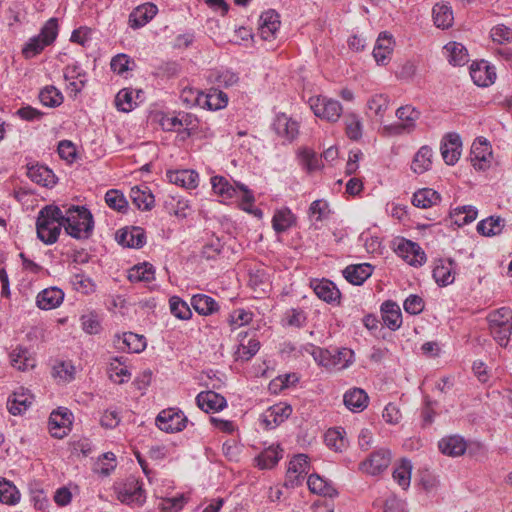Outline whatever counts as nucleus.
<instances>
[{
  "mask_svg": "<svg viewBox=\"0 0 512 512\" xmlns=\"http://www.w3.org/2000/svg\"><path fill=\"white\" fill-rule=\"evenodd\" d=\"M21 498L17 487L9 480L0 477V502L7 505H16Z\"/></svg>",
  "mask_w": 512,
  "mask_h": 512,
  "instance_id": "43",
  "label": "nucleus"
},
{
  "mask_svg": "<svg viewBox=\"0 0 512 512\" xmlns=\"http://www.w3.org/2000/svg\"><path fill=\"white\" fill-rule=\"evenodd\" d=\"M470 75L473 82L480 87L491 85L496 78L494 70L484 61L472 64Z\"/></svg>",
  "mask_w": 512,
  "mask_h": 512,
  "instance_id": "24",
  "label": "nucleus"
},
{
  "mask_svg": "<svg viewBox=\"0 0 512 512\" xmlns=\"http://www.w3.org/2000/svg\"><path fill=\"white\" fill-rule=\"evenodd\" d=\"M294 221L295 217L293 213L285 208L275 212L272 219V226L277 233H283L294 224Z\"/></svg>",
  "mask_w": 512,
  "mask_h": 512,
  "instance_id": "46",
  "label": "nucleus"
},
{
  "mask_svg": "<svg viewBox=\"0 0 512 512\" xmlns=\"http://www.w3.org/2000/svg\"><path fill=\"white\" fill-rule=\"evenodd\" d=\"M308 103L315 116L329 122L338 121L343 112L339 101L325 96L311 97Z\"/></svg>",
  "mask_w": 512,
  "mask_h": 512,
  "instance_id": "6",
  "label": "nucleus"
},
{
  "mask_svg": "<svg viewBox=\"0 0 512 512\" xmlns=\"http://www.w3.org/2000/svg\"><path fill=\"white\" fill-rule=\"evenodd\" d=\"M369 397L361 388H352L343 396V402L352 412H361L368 406Z\"/></svg>",
  "mask_w": 512,
  "mask_h": 512,
  "instance_id": "27",
  "label": "nucleus"
},
{
  "mask_svg": "<svg viewBox=\"0 0 512 512\" xmlns=\"http://www.w3.org/2000/svg\"><path fill=\"white\" fill-rule=\"evenodd\" d=\"M309 470L308 457L304 454H298L289 462L285 477V486L294 488L302 484L305 475Z\"/></svg>",
  "mask_w": 512,
  "mask_h": 512,
  "instance_id": "8",
  "label": "nucleus"
},
{
  "mask_svg": "<svg viewBox=\"0 0 512 512\" xmlns=\"http://www.w3.org/2000/svg\"><path fill=\"white\" fill-rule=\"evenodd\" d=\"M123 344L129 352L139 353L145 349L146 340L142 335L128 332L123 335Z\"/></svg>",
  "mask_w": 512,
  "mask_h": 512,
  "instance_id": "56",
  "label": "nucleus"
},
{
  "mask_svg": "<svg viewBox=\"0 0 512 512\" xmlns=\"http://www.w3.org/2000/svg\"><path fill=\"white\" fill-rule=\"evenodd\" d=\"M130 198L133 204L140 210L148 211L154 206V196L147 187L134 186L130 191Z\"/></svg>",
  "mask_w": 512,
  "mask_h": 512,
  "instance_id": "35",
  "label": "nucleus"
},
{
  "mask_svg": "<svg viewBox=\"0 0 512 512\" xmlns=\"http://www.w3.org/2000/svg\"><path fill=\"white\" fill-rule=\"evenodd\" d=\"M188 419L181 410L173 408L161 411L156 418V425L162 431L175 433L182 431L187 425Z\"/></svg>",
  "mask_w": 512,
  "mask_h": 512,
  "instance_id": "7",
  "label": "nucleus"
},
{
  "mask_svg": "<svg viewBox=\"0 0 512 512\" xmlns=\"http://www.w3.org/2000/svg\"><path fill=\"white\" fill-rule=\"evenodd\" d=\"M307 485L312 493L328 496L330 498L338 494L337 490L325 479L317 474L308 477Z\"/></svg>",
  "mask_w": 512,
  "mask_h": 512,
  "instance_id": "38",
  "label": "nucleus"
},
{
  "mask_svg": "<svg viewBox=\"0 0 512 512\" xmlns=\"http://www.w3.org/2000/svg\"><path fill=\"white\" fill-rule=\"evenodd\" d=\"M412 464L410 460L402 459L400 464L393 471L394 480L403 489H407L410 486L411 481Z\"/></svg>",
  "mask_w": 512,
  "mask_h": 512,
  "instance_id": "48",
  "label": "nucleus"
},
{
  "mask_svg": "<svg viewBox=\"0 0 512 512\" xmlns=\"http://www.w3.org/2000/svg\"><path fill=\"white\" fill-rule=\"evenodd\" d=\"M211 185L215 194L225 199H231L238 193L237 185H232L229 180L223 176H213L211 178Z\"/></svg>",
  "mask_w": 512,
  "mask_h": 512,
  "instance_id": "42",
  "label": "nucleus"
},
{
  "mask_svg": "<svg viewBox=\"0 0 512 512\" xmlns=\"http://www.w3.org/2000/svg\"><path fill=\"white\" fill-rule=\"evenodd\" d=\"M373 273L369 263L352 264L343 270L344 278L353 285H362Z\"/></svg>",
  "mask_w": 512,
  "mask_h": 512,
  "instance_id": "23",
  "label": "nucleus"
},
{
  "mask_svg": "<svg viewBox=\"0 0 512 512\" xmlns=\"http://www.w3.org/2000/svg\"><path fill=\"white\" fill-rule=\"evenodd\" d=\"M311 287L321 300L330 304L340 303L341 293L332 281L315 279L311 282Z\"/></svg>",
  "mask_w": 512,
  "mask_h": 512,
  "instance_id": "17",
  "label": "nucleus"
},
{
  "mask_svg": "<svg viewBox=\"0 0 512 512\" xmlns=\"http://www.w3.org/2000/svg\"><path fill=\"white\" fill-rule=\"evenodd\" d=\"M420 111L412 105L401 106L396 110L399 122L384 126V132L388 136H400L412 133L416 128V122L420 118Z\"/></svg>",
  "mask_w": 512,
  "mask_h": 512,
  "instance_id": "5",
  "label": "nucleus"
},
{
  "mask_svg": "<svg viewBox=\"0 0 512 512\" xmlns=\"http://www.w3.org/2000/svg\"><path fill=\"white\" fill-rule=\"evenodd\" d=\"M492 150L486 139L479 138L471 147V162L476 170L484 171L491 163Z\"/></svg>",
  "mask_w": 512,
  "mask_h": 512,
  "instance_id": "11",
  "label": "nucleus"
},
{
  "mask_svg": "<svg viewBox=\"0 0 512 512\" xmlns=\"http://www.w3.org/2000/svg\"><path fill=\"white\" fill-rule=\"evenodd\" d=\"M441 155L447 165H454L460 158L461 138L457 133H448L441 142Z\"/></svg>",
  "mask_w": 512,
  "mask_h": 512,
  "instance_id": "12",
  "label": "nucleus"
},
{
  "mask_svg": "<svg viewBox=\"0 0 512 512\" xmlns=\"http://www.w3.org/2000/svg\"><path fill=\"white\" fill-rule=\"evenodd\" d=\"M444 49L449 63L453 66H463L469 61L467 49L461 43L449 42Z\"/></svg>",
  "mask_w": 512,
  "mask_h": 512,
  "instance_id": "39",
  "label": "nucleus"
},
{
  "mask_svg": "<svg viewBox=\"0 0 512 512\" xmlns=\"http://www.w3.org/2000/svg\"><path fill=\"white\" fill-rule=\"evenodd\" d=\"M167 177L171 183L187 189L196 188L199 179L198 174L193 170L169 171Z\"/></svg>",
  "mask_w": 512,
  "mask_h": 512,
  "instance_id": "34",
  "label": "nucleus"
},
{
  "mask_svg": "<svg viewBox=\"0 0 512 512\" xmlns=\"http://www.w3.org/2000/svg\"><path fill=\"white\" fill-rule=\"evenodd\" d=\"M63 211L56 205H46L39 212L36 220L37 237L46 245L57 242L63 224Z\"/></svg>",
  "mask_w": 512,
  "mask_h": 512,
  "instance_id": "1",
  "label": "nucleus"
},
{
  "mask_svg": "<svg viewBox=\"0 0 512 512\" xmlns=\"http://www.w3.org/2000/svg\"><path fill=\"white\" fill-rule=\"evenodd\" d=\"M310 217H314L316 221H322L329 214V206L326 201L315 200L309 207Z\"/></svg>",
  "mask_w": 512,
  "mask_h": 512,
  "instance_id": "64",
  "label": "nucleus"
},
{
  "mask_svg": "<svg viewBox=\"0 0 512 512\" xmlns=\"http://www.w3.org/2000/svg\"><path fill=\"white\" fill-rule=\"evenodd\" d=\"M32 404V395L21 389L15 391L7 400V409L12 415H20Z\"/></svg>",
  "mask_w": 512,
  "mask_h": 512,
  "instance_id": "32",
  "label": "nucleus"
},
{
  "mask_svg": "<svg viewBox=\"0 0 512 512\" xmlns=\"http://www.w3.org/2000/svg\"><path fill=\"white\" fill-rule=\"evenodd\" d=\"M433 19L438 28L446 29L451 27L454 19L451 6L436 4L433 7Z\"/></svg>",
  "mask_w": 512,
  "mask_h": 512,
  "instance_id": "44",
  "label": "nucleus"
},
{
  "mask_svg": "<svg viewBox=\"0 0 512 512\" xmlns=\"http://www.w3.org/2000/svg\"><path fill=\"white\" fill-rule=\"evenodd\" d=\"M197 406L206 413L217 412L226 407V399L214 391H202L196 397Z\"/></svg>",
  "mask_w": 512,
  "mask_h": 512,
  "instance_id": "21",
  "label": "nucleus"
},
{
  "mask_svg": "<svg viewBox=\"0 0 512 512\" xmlns=\"http://www.w3.org/2000/svg\"><path fill=\"white\" fill-rule=\"evenodd\" d=\"M58 35V23L56 18L49 19L38 35L29 39L22 48V54L26 59L33 58L41 53L45 47L51 45Z\"/></svg>",
  "mask_w": 512,
  "mask_h": 512,
  "instance_id": "3",
  "label": "nucleus"
},
{
  "mask_svg": "<svg viewBox=\"0 0 512 512\" xmlns=\"http://www.w3.org/2000/svg\"><path fill=\"white\" fill-rule=\"evenodd\" d=\"M490 332L495 341L506 347L512 331V310L502 307L488 315Z\"/></svg>",
  "mask_w": 512,
  "mask_h": 512,
  "instance_id": "4",
  "label": "nucleus"
},
{
  "mask_svg": "<svg viewBox=\"0 0 512 512\" xmlns=\"http://www.w3.org/2000/svg\"><path fill=\"white\" fill-rule=\"evenodd\" d=\"M456 265L455 260L451 258L438 259L433 268V278L435 282L442 287L452 284L455 280Z\"/></svg>",
  "mask_w": 512,
  "mask_h": 512,
  "instance_id": "13",
  "label": "nucleus"
},
{
  "mask_svg": "<svg viewBox=\"0 0 512 512\" xmlns=\"http://www.w3.org/2000/svg\"><path fill=\"white\" fill-rule=\"evenodd\" d=\"M504 220L500 217H488L477 224V231L484 236H494L501 233Z\"/></svg>",
  "mask_w": 512,
  "mask_h": 512,
  "instance_id": "47",
  "label": "nucleus"
},
{
  "mask_svg": "<svg viewBox=\"0 0 512 512\" xmlns=\"http://www.w3.org/2000/svg\"><path fill=\"white\" fill-rule=\"evenodd\" d=\"M382 319L384 324L395 331L402 324V315L399 306L392 301H385L381 305Z\"/></svg>",
  "mask_w": 512,
  "mask_h": 512,
  "instance_id": "30",
  "label": "nucleus"
},
{
  "mask_svg": "<svg viewBox=\"0 0 512 512\" xmlns=\"http://www.w3.org/2000/svg\"><path fill=\"white\" fill-rule=\"evenodd\" d=\"M455 222L461 226L473 222L477 217V210L473 206H462L455 209Z\"/></svg>",
  "mask_w": 512,
  "mask_h": 512,
  "instance_id": "62",
  "label": "nucleus"
},
{
  "mask_svg": "<svg viewBox=\"0 0 512 512\" xmlns=\"http://www.w3.org/2000/svg\"><path fill=\"white\" fill-rule=\"evenodd\" d=\"M116 238L119 244L128 248H141L146 242L144 230L140 227L122 230L117 233Z\"/></svg>",
  "mask_w": 512,
  "mask_h": 512,
  "instance_id": "26",
  "label": "nucleus"
},
{
  "mask_svg": "<svg viewBox=\"0 0 512 512\" xmlns=\"http://www.w3.org/2000/svg\"><path fill=\"white\" fill-rule=\"evenodd\" d=\"M292 413V407L287 403H278L271 406L263 414V423L266 428L273 429L283 423Z\"/></svg>",
  "mask_w": 512,
  "mask_h": 512,
  "instance_id": "19",
  "label": "nucleus"
},
{
  "mask_svg": "<svg viewBox=\"0 0 512 512\" xmlns=\"http://www.w3.org/2000/svg\"><path fill=\"white\" fill-rule=\"evenodd\" d=\"M280 16L273 10L263 12L259 19V33L263 40H271L280 27Z\"/></svg>",
  "mask_w": 512,
  "mask_h": 512,
  "instance_id": "20",
  "label": "nucleus"
},
{
  "mask_svg": "<svg viewBox=\"0 0 512 512\" xmlns=\"http://www.w3.org/2000/svg\"><path fill=\"white\" fill-rule=\"evenodd\" d=\"M228 96L218 89H211L206 95L204 105L210 110H219L226 107Z\"/></svg>",
  "mask_w": 512,
  "mask_h": 512,
  "instance_id": "53",
  "label": "nucleus"
},
{
  "mask_svg": "<svg viewBox=\"0 0 512 512\" xmlns=\"http://www.w3.org/2000/svg\"><path fill=\"white\" fill-rule=\"evenodd\" d=\"M10 361L12 366L20 371H27L36 365V360L31 352L22 346H17L10 353Z\"/></svg>",
  "mask_w": 512,
  "mask_h": 512,
  "instance_id": "31",
  "label": "nucleus"
},
{
  "mask_svg": "<svg viewBox=\"0 0 512 512\" xmlns=\"http://www.w3.org/2000/svg\"><path fill=\"white\" fill-rule=\"evenodd\" d=\"M300 163L308 172L319 170L322 167L321 160L317 154L308 148H303L299 152Z\"/></svg>",
  "mask_w": 512,
  "mask_h": 512,
  "instance_id": "51",
  "label": "nucleus"
},
{
  "mask_svg": "<svg viewBox=\"0 0 512 512\" xmlns=\"http://www.w3.org/2000/svg\"><path fill=\"white\" fill-rule=\"evenodd\" d=\"M110 379L117 383L125 382V377L129 378L130 373L126 366L118 359L114 358L108 368Z\"/></svg>",
  "mask_w": 512,
  "mask_h": 512,
  "instance_id": "57",
  "label": "nucleus"
},
{
  "mask_svg": "<svg viewBox=\"0 0 512 512\" xmlns=\"http://www.w3.org/2000/svg\"><path fill=\"white\" fill-rule=\"evenodd\" d=\"M171 313L181 320H188L192 316V312L188 304L178 296H172L169 299Z\"/></svg>",
  "mask_w": 512,
  "mask_h": 512,
  "instance_id": "52",
  "label": "nucleus"
},
{
  "mask_svg": "<svg viewBox=\"0 0 512 512\" xmlns=\"http://www.w3.org/2000/svg\"><path fill=\"white\" fill-rule=\"evenodd\" d=\"M158 8L155 4L147 2L137 6L129 15V26L132 29H139L149 23L157 14Z\"/></svg>",
  "mask_w": 512,
  "mask_h": 512,
  "instance_id": "15",
  "label": "nucleus"
},
{
  "mask_svg": "<svg viewBox=\"0 0 512 512\" xmlns=\"http://www.w3.org/2000/svg\"><path fill=\"white\" fill-rule=\"evenodd\" d=\"M346 134L351 140H358L362 136V124L355 114L346 116L345 119Z\"/></svg>",
  "mask_w": 512,
  "mask_h": 512,
  "instance_id": "61",
  "label": "nucleus"
},
{
  "mask_svg": "<svg viewBox=\"0 0 512 512\" xmlns=\"http://www.w3.org/2000/svg\"><path fill=\"white\" fill-rule=\"evenodd\" d=\"M259 348L260 342L252 338L247 344L242 341L235 354L237 359L248 361L259 351Z\"/></svg>",
  "mask_w": 512,
  "mask_h": 512,
  "instance_id": "59",
  "label": "nucleus"
},
{
  "mask_svg": "<svg viewBox=\"0 0 512 512\" xmlns=\"http://www.w3.org/2000/svg\"><path fill=\"white\" fill-rule=\"evenodd\" d=\"M209 79L213 80L218 86H222L225 88L232 87L236 85L239 81V76L237 73L225 69V70H214L210 73Z\"/></svg>",
  "mask_w": 512,
  "mask_h": 512,
  "instance_id": "49",
  "label": "nucleus"
},
{
  "mask_svg": "<svg viewBox=\"0 0 512 512\" xmlns=\"http://www.w3.org/2000/svg\"><path fill=\"white\" fill-rule=\"evenodd\" d=\"M441 202V195L431 188L417 190L412 197V204L421 209H428Z\"/></svg>",
  "mask_w": 512,
  "mask_h": 512,
  "instance_id": "29",
  "label": "nucleus"
},
{
  "mask_svg": "<svg viewBox=\"0 0 512 512\" xmlns=\"http://www.w3.org/2000/svg\"><path fill=\"white\" fill-rule=\"evenodd\" d=\"M367 105L370 111H372L376 116L382 118L388 109L389 98L384 94H377L369 99Z\"/></svg>",
  "mask_w": 512,
  "mask_h": 512,
  "instance_id": "60",
  "label": "nucleus"
},
{
  "mask_svg": "<svg viewBox=\"0 0 512 512\" xmlns=\"http://www.w3.org/2000/svg\"><path fill=\"white\" fill-rule=\"evenodd\" d=\"M282 458V449L279 446H270L255 458L260 469H271Z\"/></svg>",
  "mask_w": 512,
  "mask_h": 512,
  "instance_id": "40",
  "label": "nucleus"
},
{
  "mask_svg": "<svg viewBox=\"0 0 512 512\" xmlns=\"http://www.w3.org/2000/svg\"><path fill=\"white\" fill-rule=\"evenodd\" d=\"M118 499L127 504L142 505L145 502V491L137 480H131L119 490Z\"/></svg>",
  "mask_w": 512,
  "mask_h": 512,
  "instance_id": "22",
  "label": "nucleus"
},
{
  "mask_svg": "<svg viewBox=\"0 0 512 512\" xmlns=\"http://www.w3.org/2000/svg\"><path fill=\"white\" fill-rule=\"evenodd\" d=\"M491 38L499 44L509 43L512 41V29L500 24L491 29Z\"/></svg>",
  "mask_w": 512,
  "mask_h": 512,
  "instance_id": "63",
  "label": "nucleus"
},
{
  "mask_svg": "<svg viewBox=\"0 0 512 512\" xmlns=\"http://www.w3.org/2000/svg\"><path fill=\"white\" fill-rule=\"evenodd\" d=\"M391 454L388 450L380 449L373 452L369 458L360 464V469L369 475H378L388 468Z\"/></svg>",
  "mask_w": 512,
  "mask_h": 512,
  "instance_id": "10",
  "label": "nucleus"
},
{
  "mask_svg": "<svg viewBox=\"0 0 512 512\" xmlns=\"http://www.w3.org/2000/svg\"><path fill=\"white\" fill-rule=\"evenodd\" d=\"M155 279V269L152 264L144 262L128 270V280L132 283L151 282Z\"/></svg>",
  "mask_w": 512,
  "mask_h": 512,
  "instance_id": "37",
  "label": "nucleus"
},
{
  "mask_svg": "<svg viewBox=\"0 0 512 512\" xmlns=\"http://www.w3.org/2000/svg\"><path fill=\"white\" fill-rule=\"evenodd\" d=\"M273 129L278 136L291 142L299 134V123L285 113H279L274 119Z\"/></svg>",
  "mask_w": 512,
  "mask_h": 512,
  "instance_id": "14",
  "label": "nucleus"
},
{
  "mask_svg": "<svg viewBox=\"0 0 512 512\" xmlns=\"http://www.w3.org/2000/svg\"><path fill=\"white\" fill-rule=\"evenodd\" d=\"M191 305L200 315H210L219 308L217 302L210 296L204 294L194 295L191 299Z\"/></svg>",
  "mask_w": 512,
  "mask_h": 512,
  "instance_id": "41",
  "label": "nucleus"
},
{
  "mask_svg": "<svg viewBox=\"0 0 512 512\" xmlns=\"http://www.w3.org/2000/svg\"><path fill=\"white\" fill-rule=\"evenodd\" d=\"M64 299V293L61 289L50 287L44 289L37 295V306L42 310H51L58 307Z\"/></svg>",
  "mask_w": 512,
  "mask_h": 512,
  "instance_id": "25",
  "label": "nucleus"
},
{
  "mask_svg": "<svg viewBox=\"0 0 512 512\" xmlns=\"http://www.w3.org/2000/svg\"><path fill=\"white\" fill-rule=\"evenodd\" d=\"M438 447L443 454L457 457L465 453L467 444L463 437L453 435L442 438L438 443Z\"/></svg>",
  "mask_w": 512,
  "mask_h": 512,
  "instance_id": "28",
  "label": "nucleus"
},
{
  "mask_svg": "<svg viewBox=\"0 0 512 512\" xmlns=\"http://www.w3.org/2000/svg\"><path fill=\"white\" fill-rule=\"evenodd\" d=\"M63 224L65 232L71 237L84 240L88 239L94 229V220L91 212L84 206H71L63 212Z\"/></svg>",
  "mask_w": 512,
  "mask_h": 512,
  "instance_id": "2",
  "label": "nucleus"
},
{
  "mask_svg": "<svg viewBox=\"0 0 512 512\" xmlns=\"http://www.w3.org/2000/svg\"><path fill=\"white\" fill-rule=\"evenodd\" d=\"M41 103L48 107H57L63 102L61 92L54 86H47L39 93Z\"/></svg>",
  "mask_w": 512,
  "mask_h": 512,
  "instance_id": "50",
  "label": "nucleus"
},
{
  "mask_svg": "<svg viewBox=\"0 0 512 512\" xmlns=\"http://www.w3.org/2000/svg\"><path fill=\"white\" fill-rule=\"evenodd\" d=\"M397 252L412 266H422L426 261V255L421 247L410 240H403L398 245Z\"/></svg>",
  "mask_w": 512,
  "mask_h": 512,
  "instance_id": "16",
  "label": "nucleus"
},
{
  "mask_svg": "<svg viewBox=\"0 0 512 512\" xmlns=\"http://www.w3.org/2000/svg\"><path fill=\"white\" fill-rule=\"evenodd\" d=\"M115 105L119 111L130 112L136 107L133 91L128 88L120 90L115 97Z\"/></svg>",
  "mask_w": 512,
  "mask_h": 512,
  "instance_id": "54",
  "label": "nucleus"
},
{
  "mask_svg": "<svg viewBox=\"0 0 512 512\" xmlns=\"http://www.w3.org/2000/svg\"><path fill=\"white\" fill-rule=\"evenodd\" d=\"M354 361V352L349 348L335 349L331 353L332 369L343 370Z\"/></svg>",
  "mask_w": 512,
  "mask_h": 512,
  "instance_id": "45",
  "label": "nucleus"
},
{
  "mask_svg": "<svg viewBox=\"0 0 512 512\" xmlns=\"http://www.w3.org/2000/svg\"><path fill=\"white\" fill-rule=\"evenodd\" d=\"M29 178L44 187H52L56 184V177L52 170L46 166L36 165L28 168Z\"/></svg>",
  "mask_w": 512,
  "mask_h": 512,
  "instance_id": "36",
  "label": "nucleus"
},
{
  "mask_svg": "<svg viewBox=\"0 0 512 512\" xmlns=\"http://www.w3.org/2000/svg\"><path fill=\"white\" fill-rule=\"evenodd\" d=\"M70 282L76 291L83 294H89L95 290V284L92 279L81 273L74 274Z\"/></svg>",
  "mask_w": 512,
  "mask_h": 512,
  "instance_id": "58",
  "label": "nucleus"
},
{
  "mask_svg": "<svg viewBox=\"0 0 512 512\" xmlns=\"http://www.w3.org/2000/svg\"><path fill=\"white\" fill-rule=\"evenodd\" d=\"M394 49L392 35L388 32H381L376 40L373 49V57L378 65H386Z\"/></svg>",
  "mask_w": 512,
  "mask_h": 512,
  "instance_id": "18",
  "label": "nucleus"
},
{
  "mask_svg": "<svg viewBox=\"0 0 512 512\" xmlns=\"http://www.w3.org/2000/svg\"><path fill=\"white\" fill-rule=\"evenodd\" d=\"M105 202L110 208L118 212H125L128 208V202L124 195L115 189L106 192Z\"/></svg>",
  "mask_w": 512,
  "mask_h": 512,
  "instance_id": "55",
  "label": "nucleus"
},
{
  "mask_svg": "<svg viewBox=\"0 0 512 512\" xmlns=\"http://www.w3.org/2000/svg\"><path fill=\"white\" fill-rule=\"evenodd\" d=\"M72 413L66 408H59L53 411L49 417V431L52 437L57 439L64 438L71 430Z\"/></svg>",
  "mask_w": 512,
  "mask_h": 512,
  "instance_id": "9",
  "label": "nucleus"
},
{
  "mask_svg": "<svg viewBox=\"0 0 512 512\" xmlns=\"http://www.w3.org/2000/svg\"><path fill=\"white\" fill-rule=\"evenodd\" d=\"M433 151L431 147L424 145L414 155L411 170L416 174H423L432 167Z\"/></svg>",
  "mask_w": 512,
  "mask_h": 512,
  "instance_id": "33",
  "label": "nucleus"
}]
</instances>
